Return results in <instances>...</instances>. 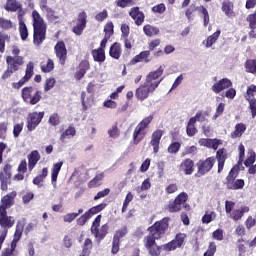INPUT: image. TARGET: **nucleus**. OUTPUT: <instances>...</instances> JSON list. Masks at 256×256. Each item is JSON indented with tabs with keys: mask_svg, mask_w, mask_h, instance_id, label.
<instances>
[{
	"mask_svg": "<svg viewBox=\"0 0 256 256\" xmlns=\"http://www.w3.org/2000/svg\"><path fill=\"white\" fill-rule=\"evenodd\" d=\"M216 218H217V213H215L214 211H208L202 217V223L209 225V223H211L212 221H215Z\"/></svg>",
	"mask_w": 256,
	"mask_h": 256,
	"instance_id": "nucleus-39",
	"label": "nucleus"
},
{
	"mask_svg": "<svg viewBox=\"0 0 256 256\" xmlns=\"http://www.w3.org/2000/svg\"><path fill=\"white\" fill-rule=\"evenodd\" d=\"M32 23H33V43L36 46L41 45L45 41V34L47 33V24L41 14L37 10L32 11Z\"/></svg>",
	"mask_w": 256,
	"mask_h": 256,
	"instance_id": "nucleus-3",
	"label": "nucleus"
},
{
	"mask_svg": "<svg viewBox=\"0 0 256 256\" xmlns=\"http://www.w3.org/2000/svg\"><path fill=\"white\" fill-rule=\"evenodd\" d=\"M186 133L188 137H193L197 133V128L195 127V119H189Z\"/></svg>",
	"mask_w": 256,
	"mask_h": 256,
	"instance_id": "nucleus-38",
	"label": "nucleus"
},
{
	"mask_svg": "<svg viewBox=\"0 0 256 256\" xmlns=\"http://www.w3.org/2000/svg\"><path fill=\"white\" fill-rule=\"evenodd\" d=\"M114 25L113 22H108L105 26H104V33H105V37L106 38H111V35H113L114 33Z\"/></svg>",
	"mask_w": 256,
	"mask_h": 256,
	"instance_id": "nucleus-48",
	"label": "nucleus"
},
{
	"mask_svg": "<svg viewBox=\"0 0 256 256\" xmlns=\"http://www.w3.org/2000/svg\"><path fill=\"white\" fill-rule=\"evenodd\" d=\"M0 27L1 29H4V30L12 29L13 22H11V20L0 18Z\"/></svg>",
	"mask_w": 256,
	"mask_h": 256,
	"instance_id": "nucleus-58",
	"label": "nucleus"
},
{
	"mask_svg": "<svg viewBox=\"0 0 256 256\" xmlns=\"http://www.w3.org/2000/svg\"><path fill=\"white\" fill-rule=\"evenodd\" d=\"M207 117H209V112L205 110L198 111L195 116L191 117L190 119H194V123H203L207 121Z\"/></svg>",
	"mask_w": 256,
	"mask_h": 256,
	"instance_id": "nucleus-35",
	"label": "nucleus"
},
{
	"mask_svg": "<svg viewBox=\"0 0 256 256\" xmlns=\"http://www.w3.org/2000/svg\"><path fill=\"white\" fill-rule=\"evenodd\" d=\"M108 135L112 139H117L119 137V128H117V125H113L109 130H108Z\"/></svg>",
	"mask_w": 256,
	"mask_h": 256,
	"instance_id": "nucleus-61",
	"label": "nucleus"
},
{
	"mask_svg": "<svg viewBox=\"0 0 256 256\" xmlns=\"http://www.w3.org/2000/svg\"><path fill=\"white\" fill-rule=\"evenodd\" d=\"M197 153V146H187L182 152V157L186 155H195Z\"/></svg>",
	"mask_w": 256,
	"mask_h": 256,
	"instance_id": "nucleus-59",
	"label": "nucleus"
},
{
	"mask_svg": "<svg viewBox=\"0 0 256 256\" xmlns=\"http://www.w3.org/2000/svg\"><path fill=\"white\" fill-rule=\"evenodd\" d=\"M53 69H55V63L51 59H48L41 65V71H43V73H51Z\"/></svg>",
	"mask_w": 256,
	"mask_h": 256,
	"instance_id": "nucleus-41",
	"label": "nucleus"
},
{
	"mask_svg": "<svg viewBox=\"0 0 256 256\" xmlns=\"http://www.w3.org/2000/svg\"><path fill=\"white\" fill-rule=\"evenodd\" d=\"M55 78H48L46 80L45 86H44V91L47 93V91H51L55 87Z\"/></svg>",
	"mask_w": 256,
	"mask_h": 256,
	"instance_id": "nucleus-60",
	"label": "nucleus"
},
{
	"mask_svg": "<svg viewBox=\"0 0 256 256\" xmlns=\"http://www.w3.org/2000/svg\"><path fill=\"white\" fill-rule=\"evenodd\" d=\"M223 111H225V103L218 104L216 112L212 117L213 121L217 120L218 117H221V115H223Z\"/></svg>",
	"mask_w": 256,
	"mask_h": 256,
	"instance_id": "nucleus-53",
	"label": "nucleus"
},
{
	"mask_svg": "<svg viewBox=\"0 0 256 256\" xmlns=\"http://www.w3.org/2000/svg\"><path fill=\"white\" fill-rule=\"evenodd\" d=\"M18 31L22 41H27V37H29V30L27 29V24H25V22L20 20Z\"/></svg>",
	"mask_w": 256,
	"mask_h": 256,
	"instance_id": "nucleus-37",
	"label": "nucleus"
},
{
	"mask_svg": "<svg viewBox=\"0 0 256 256\" xmlns=\"http://www.w3.org/2000/svg\"><path fill=\"white\" fill-rule=\"evenodd\" d=\"M153 121V116H147L145 117L135 128L133 132V143L134 145H139L143 139H145V136L147 135V132L145 129L149 127V124Z\"/></svg>",
	"mask_w": 256,
	"mask_h": 256,
	"instance_id": "nucleus-5",
	"label": "nucleus"
},
{
	"mask_svg": "<svg viewBox=\"0 0 256 256\" xmlns=\"http://www.w3.org/2000/svg\"><path fill=\"white\" fill-rule=\"evenodd\" d=\"M75 128L72 126L68 127L60 136V141H65V139H71V137H75Z\"/></svg>",
	"mask_w": 256,
	"mask_h": 256,
	"instance_id": "nucleus-43",
	"label": "nucleus"
},
{
	"mask_svg": "<svg viewBox=\"0 0 256 256\" xmlns=\"http://www.w3.org/2000/svg\"><path fill=\"white\" fill-rule=\"evenodd\" d=\"M163 71H165V69L163 66H160L156 71H152L146 75L145 82L135 91V97L138 101H145V99L149 98L151 93H155V89H157L163 81V79L158 80L159 77L163 75Z\"/></svg>",
	"mask_w": 256,
	"mask_h": 256,
	"instance_id": "nucleus-2",
	"label": "nucleus"
},
{
	"mask_svg": "<svg viewBox=\"0 0 256 256\" xmlns=\"http://www.w3.org/2000/svg\"><path fill=\"white\" fill-rule=\"evenodd\" d=\"M248 101H249V105H250V109H251V113H252V118L255 119V117H256V100L250 99Z\"/></svg>",
	"mask_w": 256,
	"mask_h": 256,
	"instance_id": "nucleus-64",
	"label": "nucleus"
},
{
	"mask_svg": "<svg viewBox=\"0 0 256 256\" xmlns=\"http://www.w3.org/2000/svg\"><path fill=\"white\" fill-rule=\"evenodd\" d=\"M180 149H181V143L174 142V143L169 145L168 153H171V154L179 153Z\"/></svg>",
	"mask_w": 256,
	"mask_h": 256,
	"instance_id": "nucleus-57",
	"label": "nucleus"
},
{
	"mask_svg": "<svg viewBox=\"0 0 256 256\" xmlns=\"http://www.w3.org/2000/svg\"><path fill=\"white\" fill-rule=\"evenodd\" d=\"M151 51L145 50L134 56L132 63H151Z\"/></svg>",
	"mask_w": 256,
	"mask_h": 256,
	"instance_id": "nucleus-20",
	"label": "nucleus"
},
{
	"mask_svg": "<svg viewBox=\"0 0 256 256\" xmlns=\"http://www.w3.org/2000/svg\"><path fill=\"white\" fill-rule=\"evenodd\" d=\"M230 87H233V82L229 78H222L216 81L211 86V91H213V93H215L216 95H219L221 91H225V89H230Z\"/></svg>",
	"mask_w": 256,
	"mask_h": 256,
	"instance_id": "nucleus-11",
	"label": "nucleus"
},
{
	"mask_svg": "<svg viewBox=\"0 0 256 256\" xmlns=\"http://www.w3.org/2000/svg\"><path fill=\"white\" fill-rule=\"evenodd\" d=\"M181 207L179 203H177L175 200L168 205V211L169 213H177L181 211Z\"/></svg>",
	"mask_w": 256,
	"mask_h": 256,
	"instance_id": "nucleus-55",
	"label": "nucleus"
},
{
	"mask_svg": "<svg viewBox=\"0 0 256 256\" xmlns=\"http://www.w3.org/2000/svg\"><path fill=\"white\" fill-rule=\"evenodd\" d=\"M163 137V131L156 130L152 133L150 145L153 147L154 153H159V145L161 143V138Z\"/></svg>",
	"mask_w": 256,
	"mask_h": 256,
	"instance_id": "nucleus-17",
	"label": "nucleus"
},
{
	"mask_svg": "<svg viewBox=\"0 0 256 256\" xmlns=\"http://www.w3.org/2000/svg\"><path fill=\"white\" fill-rule=\"evenodd\" d=\"M45 117V112H32L27 116V129L28 131H35Z\"/></svg>",
	"mask_w": 256,
	"mask_h": 256,
	"instance_id": "nucleus-8",
	"label": "nucleus"
},
{
	"mask_svg": "<svg viewBox=\"0 0 256 256\" xmlns=\"http://www.w3.org/2000/svg\"><path fill=\"white\" fill-rule=\"evenodd\" d=\"M213 165H215V158L209 157L205 161H200L198 163V173L200 175H205V173H209L210 169H213Z\"/></svg>",
	"mask_w": 256,
	"mask_h": 256,
	"instance_id": "nucleus-14",
	"label": "nucleus"
},
{
	"mask_svg": "<svg viewBox=\"0 0 256 256\" xmlns=\"http://www.w3.org/2000/svg\"><path fill=\"white\" fill-rule=\"evenodd\" d=\"M196 11H198V13L203 18L204 27H207V25H209V21H210L209 11H207V8H205L204 6H197Z\"/></svg>",
	"mask_w": 256,
	"mask_h": 256,
	"instance_id": "nucleus-32",
	"label": "nucleus"
},
{
	"mask_svg": "<svg viewBox=\"0 0 256 256\" xmlns=\"http://www.w3.org/2000/svg\"><path fill=\"white\" fill-rule=\"evenodd\" d=\"M245 213H249V207L241 206L240 208L233 210L228 217H230V219H233V221H241Z\"/></svg>",
	"mask_w": 256,
	"mask_h": 256,
	"instance_id": "nucleus-21",
	"label": "nucleus"
},
{
	"mask_svg": "<svg viewBox=\"0 0 256 256\" xmlns=\"http://www.w3.org/2000/svg\"><path fill=\"white\" fill-rule=\"evenodd\" d=\"M89 219H91V216L89 213L85 212L81 217L77 219V223L78 225L83 226L85 223H87V221H89Z\"/></svg>",
	"mask_w": 256,
	"mask_h": 256,
	"instance_id": "nucleus-62",
	"label": "nucleus"
},
{
	"mask_svg": "<svg viewBox=\"0 0 256 256\" xmlns=\"http://www.w3.org/2000/svg\"><path fill=\"white\" fill-rule=\"evenodd\" d=\"M239 175V166H234L228 176L226 177V184L231 183L232 181H235L237 179V176Z\"/></svg>",
	"mask_w": 256,
	"mask_h": 256,
	"instance_id": "nucleus-45",
	"label": "nucleus"
},
{
	"mask_svg": "<svg viewBox=\"0 0 256 256\" xmlns=\"http://www.w3.org/2000/svg\"><path fill=\"white\" fill-rule=\"evenodd\" d=\"M212 238L216 241H223V229H217L212 233Z\"/></svg>",
	"mask_w": 256,
	"mask_h": 256,
	"instance_id": "nucleus-63",
	"label": "nucleus"
},
{
	"mask_svg": "<svg viewBox=\"0 0 256 256\" xmlns=\"http://www.w3.org/2000/svg\"><path fill=\"white\" fill-rule=\"evenodd\" d=\"M233 211H235V202L226 200L225 201V212L228 215V217H229V215H231V213H233Z\"/></svg>",
	"mask_w": 256,
	"mask_h": 256,
	"instance_id": "nucleus-52",
	"label": "nucleus"
},
{
	"mask_svg": "<svg viewBox=\"0 0 256 256\" xmlns=\"http://www.w3.org/2000/svg\"><path fill=\"white\" fill-rule=\"evenodd\" d=\"M125 235H127V229L124 227L115 232L113 240L121 243V239H123Z\"/></svg>",
	"mask_w": 256,
	"mask_h": 256,
	"instance_id": "nucleus-47",
	"label": "nucleus"
},
{
	"mask_svg": "<svg viewBox=\"0 0 256 256\" xmlns=\"http://www.w3.org/2000/svg\"><path fill=\"white\" fill-rule=\"evenodd\" d=\"M17 197V192L13 191L1 199L0 209L7 211V209H11L13 207L14 199Z\"/></svg>",
	"mask_w": 256,
	"mask_h": 256,
	"instance_id": "nucleus-15",
	"label": "nucleus"
},
{
	"mask_svg": "<svg viewBox=\"0 0 256 256\" xmlns=\"http://www.w3.org/2000/svg\"><path fill=\"white\" fill-rule=\"evenodd\" d=\"M86 25H87V13L81 12L78 15L76 26H74L73 28V33H75V35H81Z\"/></svg>",
	"mask_w": 256,
	"mask_h": 256,
	"instance_id": "nucleus-12",
	"label": "nucleus"
},
{
	"mask_svg": "<svg viewBox=\"0 0 256 256\" xmlns=\"http://www.w3.org/2000/svg\"><path fill=\"white\" fill-rule=\"evenodd\" d=\"M245 67L248 73H256V60L246 61Z\"/></svg>",
	"mask_w": 256,
	"mask_h": 256,
	"instance_id": "nucleus-50",
	"label": "nucleus"
},
{
	"mask_svg": "<svg viewBox=\"0 0 256 256\" xmlns=\"http://www.w3.org/2000/svg\"><path fill=\"white\" fill-rule=\"evenodd\" d=\"M33 69H35V64L33 62H29L26 66L24 77H22L18 82L12 83L13 89H21V87H23V85L33 77Z\"/></svg>",
	"mask_w": 256,
	"mask_h": 256,
	"instance_id": "nucleus-10",
	"label": "nucleus"
},
{
	"mask_svg": "<svg viewBox=\"0 0 256 256\" xmlns=\"http://www.w3.org/2000/svg\"><path fill=\"white\" fill-rule=\"evenodd\" d=\"M104 177H105V174H103V172L96 174L94 179L89 182V184H88L89 187L90 188L99 187V185H101V182L103 181Z\"/></svg>",
	"mask_w": 256,
	"mask_h": 256,
	"instance_id": "nucleus-42",
	"label": "nucleus"
},
{
	"mask_svg": "<svg viewBox=\"0 0 256 256\" xmlns=\"http://www.w3.org/2000/svg\"><path fill=\"white\" fill-rule=\"evenodd\" d=\"M222 11L227 17H233V2L226 0L222 3Z\"/></svg>",
	"mask_w": 256,
	"mask_h": 256,
	"instance_id": "nucleus-36",
	"label": "nucleus"
},
{
	"mask_svg": "<svg viewBox=\"0 0 256 256\" xmlns=\"http://www.w3.org/2000/svg\"><path fill=\"white\" fill-rule=\"evenodd\" d=\"M169 228V219L164 218L161 221L156 222L153 226L149 228V234L144 238V247L147 249L149 255L159 256L161 255V249L164 251H175L183 247L187 235L185 233H179L176 235L175 239L171 242L158 246L155 241L161 239L162 235H165V231Z\"/></svg>",
	"mask_w": 256,
	"mask_h": 256,
	"instance_id": "nucleus-1",
	"label": "nucleus"
},
{
	"mask_svg": "<svg viewBox=\"0 0 256 256\" xmlns=\"http://www.w3.org/2000/svg\"><path fill=\"white\" fill-rule=\"evenodd\" d=\"M105 207H107V204L101 203L99 205H96L90 208L88 211H86V213H88V215H90V218H91L93 215H97V213H101V211H103Z\"/></svg>",
	"mask_w": 256,
	"mask_h": 256,
	"instance_id": "nucleus-44",
	"label": "nucleus"
},
{
	"mask_svg": "<svg viewBox=\"0 0 256 256\" xmlns=\"http://www.w3.org/2000/svg\"><path fill=\"white\" fill-rule=\"evenodd\" d=\"M39 159H41V155H39L37 150L32 151L28 155V171H33V169H35V165L39 163Z\"/></svg>",
	"mask_w": 256,
	"mask_h": 256,
	"instance_id": "nucleus-22",
	"label": "nucleus"
},
{
	"mask_svg": "<svg viewBox=\"0 0 256 256\" xmlns=\"http://www.w3.org/2000/svg\"><path fill=\"white\" fill-rule=\"evenodd\" d=\"M63 167V161L53 164L51 169V179L53 187H57V177H59V171Z\"/></svg>",
	"mask_w": 256,
	"mask_h": 256,
	"instance_id": "nucleus-24",
	"label": "nucleus"
},
{
	"mask_svg": "<svg viewBox=\"0 0 256 256\" xmlns=\"http://www.w3.org/2000/svg\"><path fill=\"white\" fill-rule=\"evenodd\" d=\"M4 9L12 12L19 11V9H21V3L17 0H7Z\"/></svg>",
	"mask_w": 256,
	"mask_h": 256,
	"instance_id": "nucleus-31",
	"label": "nucleus"
},
{
	"mask_svg": "<svg viewBox=\"0 0 256 256\" xmlns=\"http://www.w3.org/2000/svg\"><path fill=\"white\" fill-rule=\"evenodd\" d=\"M89 61L84 60L81 61L79 64V69L78 71L75 73V79H77V81H81V79H83V77H85V73H87V71H89Z\"/></svg>",
	"mask_w": 256,
	"mask_h": 256,
	"instance_id": "nucleus-23",
	"label": "nucleus"
},
{
	"mask_svg": "<svg viewBox=\"0 0 256 256\" xmlns=\"http://www.w3.org/2000/svg\"><path fill=\"white\" fill-rule=\"evenodd\" d=\"M91 55L94 61H96V63H99L100 65L101 63H105V49L103 48L94 49L92 50Z\"/></svg>",
	"mask_w": 256,
	"mask_h": 256,
	"instance_id": "nucleus-26",
	"label": "nucleus"
},
{
	"mask_svg": "<svg viewBox=\"0 0 256 256\" xmlns=\"http://www.w3.org/2000/svg\"><path fill=\"white\" fill-rule=\"evenodd\" d=\"M216 159L218 161V173H221L223 171V167H225V160L227 159L224 149H219L216 152Z\"/></svg>",
	"mask_w": 256,
	"mask_h": 256,
	"instance_id": "nucleus-27",
	"label": "nucleus"
},
{
	"mask_svg": "<svg viewBox=\"0 0 256 256\" xmlns=\"http://www.w3.org/2000/svg\"><path fill=\"white\" fill-rule=\"evenodd\" d=\"M22 99L29 105H37L41 101V91L36 90L32 86L24 87L22 89Z\"/></svg>",
	"mask_w": 256,
	"mask_h": 256,
	"instance_id": "nucleus-6",
	"label": "nucleus"
},
{
	"mask_svg": "<svg viewBox=\"0 0 256 256\" xmlns=\"http://www.w3.org/2000/svg\"><path fill=\"white\" fill-rule=\"evenodd\" d=\"M21 235H23V225L17 224L14 238L10 245V249H12L13 251H15V249H17V243H19V241L21 239Z\"/></svg>",
	"mask_w": 256,
	"mask_h": 256,
	"instance_id": "nucleus-25",
	"label": "nucleus"
},
{
	"mask_svg": "<svg viewBox=\"0 0 256 256\" xmlns=\"http://www.w3.org/2000/svg\"><path fill=\"white\" fill-rule=\"evenodd\" d=\"M81 101H82V109L87 111L89 109V105H91V96H87V93H81Z\"/></svg>",
	"mask_w": 256,
	"mask_h": 256,
	"instance_id": "nucleus-46",
	"label": "nucleus"
},
{
	"mask_svg": "<svg viewBox=\"0 0 256 256\" xmlns=\"http://www.w3.org/2000/svg\"><path fill=\"white\" fill-rule=\"evenodd\" d=\"M143 31L147 37H153L155 35H159V29L157 27L151 25H145Z\"/></svg>",
	"mask_w": 256,
	"mask_h": 256,
	"instance_id": "nucleus-40",
	"label": "nucleus"
},
{
	"mask_svg": "<svg viewBox=\"0 0 256 256\" xmlns=\"http://www.w3.org/2000/svg\"><path fill=\"white\" fill-rule=\"evenodd\" d=\"M54 50L61 65H65V61L67 59V48L65 47V42H58L55 45Z\"/></svg>",
	"mask_w": 256,
	"mask_h": 256,
	"instance_id": "nucleus-13",
	"label": "nucleus"
},
{
	"mask_svg": "<svg viewBox=\"0 0 256 256\" xmlns=\"http://www.w3.org/2000/svg\"><path fill=\"white\" fill-rule=\"evenodd\" d=\"M11 178V166L6 164L3 168V171L0 172V181L1 183H7V179Z\"/></svg>",
	"mask_w": 256,
	"mask_h": 256,
	"instance_id": "nucleus-34",
	"label": "nucleus"
},
{
	"mask_svg": "<svg viewBox=\"0 0 256 256\" xmlns=\"http://www.w3.org/2000/svg\"><path fill=\"white\" fill-rule=\"evenodd\" d=\"M245 131H247V126L243 123H238L235 126V130L231 133V138L239 139L243 136V133H245Z\"/></svg>",
	"mask_w": 256,
	"mask_h": 256,
	"instance_id": "nucleus-29",
	"label": "nucleus"
},
{
	"mask_svg": "<svg viewBox=\"0 0 256 256\" xmlns=\"http://www.w3.org/2000/svg\"><path fill=\"white\" fill-rule=\"evenodd\" d=\"M187 199H189L187 193L182 192L175 198L174 201L177 202L180 207H183V204L187 202Z\"/></svg>",
	"mask_w": 256,
	"mask_h": 256,
	"instance_id": "nucleus-49",
	"label": "nucleus"
},
{
	"mask_svg": "<svg viewBox=\"0 0 256 256\" xmlns=\"http://www.w3.org/2000/svg\"><path fill=\"white\" fill-rule=\"evenodd\" d=\"M195 170V163L193 160L186 158L180 164V171H182L185 175H192Z\"/></svg>",
	"mask_w": 256,
	"mask_h": 256,
	"instance_id": "nucleus-18",
	"label": "nucleus"
},
{
	"mask_svg": "<svg viewBox=\"0 0 256 256\" xmlns=\"http://www.w3.org/2000/svg\"><path fill=\"white\" fill-rule=\"evenodd\" d=\"M101 215H98L95 220L92 223L91 226V233L94 235L96 239H105V236L107 235L109 231V225L104 224L101 226Z\"/></svg>",
	"mask_w": 256,
	"mask_h": 256,
	"instance_id": "nucleus-7",
	"label": "nucleus"
},
{
	"mask_svg": "<svg viewBox=\"0 0 256 256\" xmlns=\"http://www.w3.org/2000/svg\"><path fill=\"white\" fill-rule=\"evenodd\" d=\"M15 225V218L13 216L7 215V210H4L3 208L0 209V231L7 230V233H9V229Z\"/></svg>",
	"mask_w": 256,
	"mask_h": 256,
	"instance_id": "nucleus-9",
	"label": "nucleus"
},
{
	"mask_svg": "<svg viewBox=\"0 0 256 256\" xmlns=\"http://www.w3.org/2000/svg\"><path fill=\"white\" fill-rule=\"evenodd\" d=\"M216 251H217V245L215 244V242H210L208 249L204 253V256H213L215 255Z\"/></svg>",
	"mask_w": 256,
	"mask_h": 256,
	"instance_id": "nucleus-54",
	"label": "nucleus"
},
{
	"mask_svg": "<svg viewBox=\"0 0 256 256\" xmlns=\"http://www.w3.org/2000/svg\"><path fill=\"white\" fill-rule=\"evenodd\" d=\"M121 53H123V50L121 49L120 43L115 42L111 45L109 55L112 59H119L121 57Z\"/></svg>",
	"mask_w": 256,
	"mask_h": 256,
	"instance_id": "nucleus-28",
	"label": "nucleus"
},
{
	"mask_svg": "<svg viewBox=\"0 0 256 256\" xmlns=\"http://www.w3.org/2000/svg\"><path fill=\"white\" fill-rule=\"evenodd\" d=\"M6 63L7 69L1 76V79L3 81H7V79L11 78V75H13V73H17V71H19L20 67H22L25 61L23 60L22 56H7Z\"/></svg>",
	"mask_w": 256,
	"mask_h": 256,
	"instance_id": "nucleus-4",
	"label": "nucleus"
},
{
	"mask_svg": "<svg viewBox=\"0 0 256 256\" xmlns=\"http://www.w3.org/2000/svg\"><path fill=\"white\" fill-rule=\"evenodd\" d=\"M219 37H221V30H217L212 35L208 36L202 41V45H204L205 49H211V47L219 41Z\"/></svg>",
	"mask_w": 256,
	"mask_h": 256,
	"instance_id": "nucleus-19",
	"label": "nucleus"
},
{
	"mask_svg": "<svg viewBox=\"0 0 256 256\" xmlns=\"http://www.w3.org/2000/svg\"><path fill=\"white\" fill-rule=\"evenodd\" d=\"M129 15L132 17L133 21H135V25H143V21H145V14L139 10V7L131 8Z\"/></svg>",
	"mask_w": 256,
	"mask_h": 256,
	"instance_id": "nucleus-16",
	"label": "nucleus"
},
{
	"mask_svg": "<svg viewBox=\"0 0 256 256\" xmlns=\"http://www.w3.org/2000/svg\"><path fill=\"white\" fill-rule=\"evenodd\" d=\"M226 185L228 189H232V190L243 189V187H245V180L243 179L232 180L231 182H228Z\"/></svg>",
	"mask_w": 256,
	"mask_h": 256,
	"instance_id": "nucleus-33",
	"label": "nucleus"
},
{
	"mask_svg": "<svg viewBox=\"0 0 256 256\" xmlns=\"http://www.w3.org/2000/svg\"><path fill=\"white\" fill-rule=\"evenodd\" d=\"M246 20L249 23L250 29H256V11L252 14H249Z\"/></svg>",
	"mask_w": 256,
	"mask_h": 256,
	"instance_id": "nucleus-56",
	"label": "nucleus"
},
{
	"mask_svg": "<svg viewBox=\"0 0 256 256\" xmlns=\"http://www.w3.org/2000/svg\"><path fill=\"white\" fill-rule=\"evenodd\" d=\"M256 161V153L253 149H249L247 152L246 159L244 160L245 167H253V164Z\"/></svg>",
	"mask_w": 256,
	"mask_h": 256,
	"instance_id": "nucleus-30",
	"label": "nucleus"
},
{
	"mask_svg": "<svg viewBox=\"0 0 256 256\" xmlns=\"http://www.w3.org/2000/svg\"><path fill=\"white\" fill-rule=\"evenodd\" d=\"M255 95H256V86L255 85L249 86L246 92L245 99L247 101H251V99H253L252 97H255Z\"/></svg>",
	"mask_w": 256,
	"mask_h": 256,
	"instance_id": "nucleus-51",
	"label": "nucleus"
}]
</instances>
